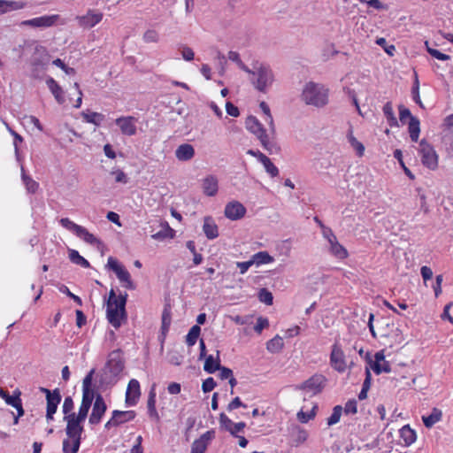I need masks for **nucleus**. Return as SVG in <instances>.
<instances>
[{"mask_svg": "<svg viewBox=\"0 0 453 453\" xmlns=\"http://www.w3.org/2000/svg\"><path fill=\"white\" fill-rule=\"evenodd\" d=\"M269 326V321L266 318L259 317L257 320V324L254 326V330L260 334L262 330Z\"/></svg>", "mask_w": 453, "mask_h": 453, "instance_id": "338daca9", "label": "nucleus"}, {"mask_svg": "<svg viewBox=\"0 0 453 453\" xmlns=\"http://www.w3.org/2000/svg\"><path fill=\"white\" fill-rule=\"evenodd\" d=\"M81 115L88 123H92L96 126H99L104 119V116L98 112H82Z\"/></svg>", "mask_w": 453, "mask_h": 453, "instance_id": "58836bf2", "label": "nucleus"}, {"mask_svg": "<svg viewBox=\"0 0 453 453\" xmlns=\"http://www.w3.org/2000/svg\"><path fill=\"white\" fill-rule=\"evenodd\" d=\"M127 294L119 295L117 303H107L106 317L109 323L115 328H119L122 320L127 319L126 303Z\"/></svg>", "mask_w": 453, "mask_h": 453, "instance_id": "39448f33", "label": "nucleus"}, {"mask_svg": "<svg viewBox=\"0 0 453 453\" xmlns=\"http://www.w3.org/2000/svg\"><path fill=\"white\" fill-rule=\"evenodd\" d=\"M342 412V408L341 405H336L333 409V413L327 418V425L333 426L340 421L341 416Z\"/></svg>", "mask_w": 453, "mask_h": 453, "instance_id": "49530a36", "label": "nucleus"}, {"mask_svg": "<svg viewBox=\"0 0 453 453\" xmlns=\"http://www.w3.org/2000/svg\"><path fill=\"white\" fill-rule=\"evenodd\" d=\"M91 407V404L90 403H85V402H82L81 401V406L79 408V411L78 413L76 414L75 412L73 413L72 415H69L67 417H64V421L66 422V425L67 426H73V427H75L79 430H82L84 431V428H83V422L85 421L87 416H88V411Z\"/></svg>", "mask_w": 453, "mask_h": 453, "instance_id": "6e6552de", "label": "nucleus"}, {"mask_svg": "<svg viewBox=\"0 0 453 453\" xmlns=\"http://www.w3.org/2000/svg\"><path fill=\"white\" fill-rule=\"evenodd\" d=\"M174 236V230L172 229L169 225L165 222V226L162 230L159 232L153 234L151 235V238L156 241H163L166 238H173Z\"/></svg>", "mask_w": 453, "mask_h": 453, "instance_id": "473e14b6", "label": "nucleus"}, {"mask_svg": "<svg viewBox=\"0 0 453 453\" xmlns=\"http://www.w3.org/2000/svg\"><path fill=\"white\" fill-rule=\"evenodd\" d=\"M308 438V433L306 430L301 428L300 426L295 427V445L298 446L303 443Z\"/></svg>", "mask_w": 453, "mask_h": 453, "instance_id": "c03bdc74", "label": "nucleus"}, {"mask_svg": "<svg viewBox=\"0 0 453 453\" xmlns=\"http://www.w3.org/2000/svg\"><path fill=\"white\" fill-rule=\"evenodd\" d=\"M251 261L253 265H261L265 264H269L273 261V257L269 255L266 251H259L254 254L251 257Z\"/></svg>", "mask_w": 453, "mask_h": 453, "instance_id": "7c9ffc66", "label": "nucleus"}, {"mask_svg": "<svg viewBox=\"0 0 453 453\" xmlns=\"http://www.w3.org/2000/svg\"><path fill=\"white\" fill-rule=\"evenodd\" d=\"M214 437V431H207L192 443L191 453H204L209 441Z\"/></svg>", "mask_w": 453, "mask_h": 453, "instance_id": "6ab92c4d", "label": "nucleus"}, {"mask_svg": "<svg viewBox=\"0 0 453 453\" xmlns=\"http://www.w3.org/2000/svg\"><path fill=\"white\" fill-rule=\"evenodd\" d=\"M219 424L222 428L230 432L233 421L225 413H221L219 415Z\"/></svg>", "mask_w": 453, "mask_h": 453, "instance_id": "e2e57ef3", "label": "nucleus"}, {"mask_svg": "<svg viewBox=\"0 0 453 453\" xmlns=\"http://www.w3.org/2000/svg\"><path fill=\"white\" fill-rule=\"evenodd\" d=\"M21 170L22 180L24 181L27 190L30 193H35L38 188V183L35 181L33 179H31L29 176L25 174L23 167H21Z\"/></svg>", "mask_w": 453, "mask_h": 453, "instance_id": "a18cd8bd", "label": "nucleus"}, {"mask_svg": "<svg viewBox=\"0 0 453 453\" xmlns=\"http://www.w3.org/2000/svg\"><path fill=\"white\" fill-rule=\"evenodd\" d=\"M79 20V25L85 28H90L98 24L102 19L103 14L100 12H94L92 11L88 12L86 15L78 16L76 18Z\"/></svg>", "mask_w": 453, "mask_h": 453, "instance_id": "f3484780", "label": "nucleus"}, {"mask_svg": "<svg viewBox=\"0 0 453 453\" xmlns=\"http://www.w3.org/2000/svg\"><path fill=\"white\" fill-rule=\"evenodd\" d=\"M372 369L376 374H380L381 372H390L391 368L388 362L384 361L381 365L380 363H373L372 365Z\"/></svg>", "mask_w": 453, "mask_h": 453, "instance_id": "4d7b16f0", "label": "nucleus"}, {"mask_svg": "<svg viewBox=\"0 0 453 453\" xmlns=\"http://www.w3.org/2000/svg\"><path fill=\"white\" fill-rule=\"evenodd\" d=\"M394 157L398 160L399 164L401 165L402 168L403 169L405 174L411 179V180H413L415 177L414 175L412 174V173L411 172V170L405 166V164L403 163V154H402V151L401 150H395L394 151Z\"/></svg>", "mask_w": 453, "mask_h": 453, "instance_id": "864d4df0", "label": "nucleus"}, {"mask_svg": "<svg viewBox=\"0 0 453 453\" xmlns=\"http://www.w3.org/2000/svg\"><path fill=\"white\" fill-rule=\"evenodd\" d=\"M203 370L208 373H214L220 368L219 350H217V356L214 358L212 355L205 357Z\"/></svg>", "mask_w": 453, "mask_h": 453, "instance_id": "a878e982", "label": "nucleus"}, {"mask_svg": "<svg viewBox=\"0 0 453 453\" xmlns=\"http://www.w3.org/2000/svg\"><path fill=\"white\" fill-rule=\"evenodd\" d=\"M95 391L92 388H82V402L92 404L94 398L96 399Z\"/></svg>", "mask_w": 453, "mask_h": 453, "instance_id": "680f3d73", "label": "nucleus"}, {"mask_svg": "<svg viewBox=\"0 0 453 453\" xmlns=\"http://www.w3.org/2000/svg\"><path fill=\"white\" fill-rule=\"evenodd\" d=\"M216 382L212 377L207 378L202 384V389L204 393L211 392L216 387Z\"/></svg>", "mask_w": 453, "mask_h": 453, "instance_id": "69168bd1", "label": "nucleus"}, {"mask_svg": "<svg viewBox=\"0 0 453 453\" xmlns=\"http://www.w3.org/2000/svg\"><path fill=\"white\" fill-rule=\"evenodd\" d=\"M60 224L63 227L73 232L75 234L79 232L81 226L77 225L76 223L70 220L68 218H63L60 219Z\"/></svg>", "mask_w": 453, "mask_h": 453, "instance_id": "8fccbe9b", "label": "nucleus"}, {"mask_svg": "<svg viewBox=\"0 0 453 453\" xmlns=\"http://www.w3.org/2000/svg\"><path fill=\"white\" fill-rule=\"evenodd\" d=\"M329 245L330 252L335 257L339 259H344L348 257L347 250L342 244L339 243L337 239L334 240V242H330Z\"/></svg>", "mask_w": 453, "mask_h": 453, "instance_id": "c756f323", "label": "nucleus"}, {"mask_svg": "<svg viewBox=\"0 0 453 453\" xmlns=\"http://www.w3.org/2000/svg\"><path fill=\"white\" fill-rule=\"evenodd\" d=\"M329 90L326 86L313 81L307 82L301 94V100L316 108L325 107L328 104Z\"/></svg>", "mask_w": 453, "mask_h": 453, "instance_id": "f03ea898", "label": "nucleus"}, {"mask_svg": "<svg viewBox=\"0 0 453 453\" xmlns=\"http://www.w3.org/2000/svg\"><path fill=\"white\" fill-rule=\"evenodd\" d=\"M46 83L57 102L59 104H63L65 103V96L62 88L57 83V81L53 78H49L46 81Z\"/></svg>", "mask_w": 453, "mask_h": 453, "instance_id": "393cba45", "label": "nucleus"}, {"mask_svg": "<svg viewBox=\"0 0 453 453\" xmlns=\"http://www.w3.org/2000/svg\"><path fill=\"white\" fill-rule=\"evenodd\" d=\"M376 43L382 47L386 53H388L389 56H393L394 52L395 51V47L394 45H388L387 41L385 38L380 37L376 40Z\"/></svg>", "mask_w": 453, "mask_h": 453, "instance_id": "bf43d9fd", "label": "nucleus"}, {"mask_svg": "<svg viewBox=\"0 0 453 453\" xmlns=\"http://www.w3.org/2000/svg\"><path fill=\"white\" fill-rule=\"evenodd\" d=\"M383 113H384L385 117L387 118V120L390 127L397 126V119L395 116L393 106L390 102H388L383 106Z\"/></svg>", "mask_w": 453, "mask_h": 453, "instance_id": "e433bc0d", "label": "nucleus"}, {"mask_svg": "<svg viewBox=\"0 0 453 453\" xmlns=\"http://www.w3.org/2000/svg\"><path fill=\"white\" fill-rule=\"evenodd\" d=\"M383 336L385 337V344H388L391 348L395 346H400L404 342V338L401 330L394 326L393 329L391 330V334H384Z\"/></svg>", "mask_w": 453, "mask_h": 453, "instance_id": "412c9836", "label": "nucleus"}, {"mask_svg": "<svg viewBox=\"0 0 453 453\" xmlns=\"http://www.w3.org/2000/svg\"><path fill=\"white\" fill-rule=\"evenodd\" d=\"M418 150L424 166L433 171L437 169L438 155L432 144L426 139H422L418 143Z\"/></svg>", "mask_w": 453, "mask_h": 453, "instance_id": "423d86ee", "label": "nucleus"}, {"mask_svg": "<svg viewBox=\"0 0 453 453\" xmlns=\"http://www.w3.org/2000/svg\"><path fill=\"white\" fill-rule=\"evenodd\" d=\"M330 363L332 367L340 372H343L346 370L345 355L337 342L332 347Z\"/></svg>", "mask_w": 453, "mask_h": 453, "instance_id": "1a4fd4ad", "label": "nucleus"}, {"mask_svg": "<svg viewBox=\"0 0 453 453\" xmlns=\"http://www.w3.org/2000/svg\"><path fill=\"white\" fill-rule=\"evenodd\" d=\"M107 266L116 273L117 277L125 270V267L112 257L108 258Z\"/></svg>", "mask_w": 453, "mask_h": 453, "instance_id": "3c124183", "label": "nucleus"}, {"mask_svg": "<svg viewBox=\"0 0 453 453\" xmlns=\"http://www.w3.org/2000/svg\"><path fill=\"white\" fill-rule=\"evenodd\" d=\"M258 299L260 302L267 305H271L273 303V296L266 288H261L258 292Z\"/></svg>", "mask_w": 453, "mask_h": 453, "instance_id": "5fc2aeb1", "label": "nucleus"}, {"mask_svg": "<svg viewBox=\"0 0 453 453\" xmlns=\"http://www.w3.org/2000/svg\"><path fill=\"white\" fill-rule=\"evenodd\" d=\"M203 230L208 239H215L219 235L218 226L211 217L204 218Z\"/></svg>", "mask_w": 453, "mask_h": 453, "instance_id": "b1692460", "label": "nucleus"}, {"mask_svg": "<svg viewBox=\"0 0 453 453\" xmlns=\"http://www.w3.org/2000/svg\"><path fill=\"white\" fill-rule=\"evenodd\" d=\"M83 431L79 430L75 427L70 426L66 425L65 434L66 438L63 441V452L64 453H77L81 441V434Z\"/></svg>", "mask_w": 453, "mask_h": 453, "instance_id": "0eeeda50", "label": "nucleus"}, {"mask_svg": "<svg viewBox=\"0 0 453 453\" xmlns=\"http://www.w3.org/2000/svg\"><path fill=\"white\" fill-rule=\"evenodd\" d=\"M76 235L89 244H100V241L90 234L84 226L81 227Z\"/></svg>", "mask_w": 453, "mask_h": 453, "instance_id": "ea45409f", "label": "nucleus"}, {"mask_svg": "<svg viewBox=\"0 0 453 453\" xmlns=\"http://www.w3.org/2000/svg\"><path fill=\"white\" fill-rule=\"evenodd\" d=\"M58 15L42 16L21 22V26L33 27H50L58 20Z\"/></svg>", "mask_w": 453, "mask_h": 453, "instance_id": "2eb2a0df", "label": "nucleus"}, {"mask_svg": "<svg viewBox=\"0 0 453 453\" xmlns=\"http://www.w3.org/2000/svg\"><path fill=\"white\" fill-rule=\"evenodd\" d=\"M135 417L134 411H113L111 418L105 424V428L118 426L123 423L133 420Z\"/></svg>", "mask_w": 453, "mask_h": 453, "instance_id": "ddd939ff", "label": "nucleus"}, {"mask_svg": "<svg viewBox=\"0 0 453 453\" xmlns=\"http://www.w3.org/2000/svg\"><path fill=\"white\" fill-rule=\"evenodd\" d=\"M118 279L125 283V287L128 289H134L135 286L131 280L130 273L125 269L119 276Z\"/></svg>", "mask_w": 453, "mask_h": 453, "instance_id": "6e6d98bb", "label": "nucleus"}, {"mask_svg": "<svg viewBox=\"0 0 453 453\" xmlns=\"http://www.w3.org/2000/svg\"><path fill=\"white\" fill-rule=\"evenodd\" d=\"M147 406H148L149 415L151 418H155L156 419H158L159 416L156 410V394L154 392V389H151L150 392Z\"/></svg>", "mask_w": 453, "mask_h": 453, "instance_id": "f704fd0d", "label": "nucleus"}, {"mask_svg": "<svg viewBox=\"0 0 453 453\" xmlns=\"http://www.w3.org/2000/svg\"><path fill=\"white\" fill-rule=\"evenodd\" d=\"M259 107L265 115V120L269 125L270 132L273 134L275 133V127L268 104L265 102H261Z\"/></svg>", "mask_w": 453, "mask_h": 453, "instance_id": "c9c22d12", "label": "nucleus"}, {"mask_svg": "<svg viewBox=\"0 0 453 453\" xmlns=\"http://www.w3.org/2000/svg\"><path fill=\"white\" fill-rule=\"evenodd\" d=\"M115 123L119 127L122 134L133 136L136 134V118L133 116L119 117L116 119Z\"/></svg>", "mask_w": 453, "mask_h": 453, "instance_id": "9d476101", "label": "nucleus"}, {"mask_svg": "<svg viewBox=\"0 0 453 453\" xmlns=\"http://www.w3.org/2000/svg\"><path fill=\"white\" fill-rule=\"evenodd\" d=\"M262 157V164L266 171L267 173H269L272 177H276L279 175V169L277 166L274 165V164L271 161V159L266 156H261Z\"/></svg>", "mask_w": 453, "mask_h": 453, "instance_id": "a19ab883", "label": "nucleus"}, {"mask_svg": "<svg viewBox=\"0 0 453 453\" xmlns=\"http://www.w3.org/2000/svg\"><path fill=\"white\" fill-rule=\"evenodd\" d=\"M74 407L73 400L71 396H66L64 400L63 405H62V411L64 413V417H67L69 415H72L73 410Z\"/></svg>", "mask_w": 453, "mask_h": 453, "instance_id": "09e8293b", "label": "nucleus"}, {"mask_svg": "<svg viewBox=\"0 0 453 453\" xmlns=\"http://www.w3.org/2000/svg\"><path fill=\"white\" fill-rule=\"evenodd\" d=\"M228 59L233 62H235L237 65L245 73H250V68L241 60L239 53H237L236 51H229Z\"/></svg>", "mask_w": 453, "mask_h": 453, "instance_id": "de8ad7c7", "label": "nucleus"}, {"mask_svg": "<svg viewBox=\"0 0 453 453\" xmlns=\"http://www.w3.org/2000/svg\"><path fill=\"white\" fill-rule=\"evenodd\" d=\"M26 6L22 1L0 0V15L6 12L20 10Z\"/></svg>", "mask_w": 453, "mask_h": 453, "instance_id": "5701e85b", "label": "nucleus"}, {"mask_svg": "<svg viewBox=\"0 0 453 453\" xmlns=\"http://www.w3.org/2000/svg\"><path fill=\"white\" fill-rule=\"evenodd\" d=\"M248 73L251 76L250 80L254 88L263 93H265L274 81L273 70L262 63H255Z\"/></svg>", "mask_w": 453, "mask_h": 453, "instance_id": "7ed1b4c3", "label": "nucleus"}, {"mask_svg": "<svg viewBox=\"0 0 453 453\" xmlns=\"http://www.w3.org/2000/svg\"><path fill=\"white\" fill-rule=\"evenodd\" d=\"M140 383L137 380L132 379L127 385L126 392V403L129 406L135 405L137 400L140 397Z\"/></svg>", "mask_w": 453, "mask_h": 453, "instance_id": "dca6fc26", "label": "nucleus"}, {"mask_svg": "<svg viewBox=\"0 0 453 453\" xmlns=\"http://www.w3.org/2000/svg\"><path fill=\"white\" fill-rule=\"evenodd\" d=\"M69 259L75 265H81L84 268L90 267L89 262L85 259L79 252L75 250H69Z\"/></svg>", "mask_w": 453, "mask_h": 453, "instance_id": "2f4dec72", "label": "nucleus"}, {"mask_svg": "<svg viewBox=\"0 0 453 453\" xmlns=\"http://www.w3.org/2000/svg\"><path fill=\"white\" fill-rule=\"evenodd\" d=\"M171 324V307L165 305L162 313V326L163 333L167 332Z\"/></svg>", "mask_w": 453, "mask_h": 453, "instance_id": "79ce46f5", "label": "nucleus"}, {"mask_svg": "<svg viewBox=\"0 0 453 453\" xmlns=\"http://www.w3.org/2000/svg\"><path fill=\"white\" fill-rule=\"evenodd\" d=\"M46 418L48 420L53 419V415L56 413L58 404L61 402V395L58 388L54 389V395L46 398Z\"/></svg>", "mask_w": 453, "mask_h": 453, "instance_id": "a211bd4d", "label": "nucleus"}, {"mask_svg": "<svg viewBox=\"0 0 453 453\" xmlns=\"http://www.w3.org/2000/svg\"><path fill=\"white\" fill-rule=\"evenodd\" d=\"M143 40L146 42H157L158 41V34L155 30H148L143 35Z\"/></svg>", "mask_w": 453, "mask_h": 453, "instance_id": "774afa93", "label": "nucleus"}, {"mask_svg": "<svg viewBox=\"0 0 453 453\" xmlns=\"http://www.w3.org/2000/svg\"><path fill=\"white\" fill-rule=\"evenodd\" d=\"M400 436L406 446L411 445L417 439L415 431L409 425H405L400 429Z\"/></svg>", "mask_w": 453, "mask_h": 453, "instance_id": "cd10ccee", "label": "nucleus"}, {"mask_svg": "<svg viewBox=\"0 0 453 453\" xmlns=\"http://www.w3.org/2000/svg\"><path fill=\"white\" fill-rule=\"evenodd\" d=\"M283 345V339L280 336L276 335L266 343V349L272 353H278L281 350Z\"/></svg>", "mask_w": 453, "mask_h": 453, "instance_id": "72a5a7b5", "label": "nucleus"}, {"mask_svg": "<svg viewBox=\"0 0 453 453\" xmlns=\"http://www.w3.org/2000/svg\"><path fill=\"white\" fill-rule=\"evenodd\" d=\"M107 410L106 403L100 394H97L93 404L92 412L89 416V423L91 425H97Z\"/></svg>", "mask_w": 453, "mask_h": 453, "instance_id": "9b49d317", "label": "nucleus"}, {"mask_svg": "<svg viewBox=\"0 0 453 453\" xmlns=\"http://www.w3.org/2000/svg\"><path fill=\"white\" fill-rule=\"evenodd\" d=\"M219 188L218 180L212 175H209L203 180V193L208 196H213L217 194Z\"/></svg>", "mask_w": 453, "mask_h": 453, "instance_id": "4be33fe9", "label": "nucleus"}, {"mask_svg": "<svg viewBox=\"0 0 453 453\" xmlns=\"http://www.w3.org/2000/svg\"><path fill=\"white\" fill-rule=\"evenodd\" d=\"M420 122L417 117H411L408 123V131L412 142H418L420 133Z\"/></svg>", "mask_w": 453, "mask_h": 453, "instance_id": "c85d7f7f", "label": "nucleus"}, {"mask_svg": "<svg viewBox=\"0 0 453 453\" xmlns=\"http://www.w3.org/2000/svg\"><path fill=\"white\" fill-rule=\"evenodd\" d=\"M442 411L438 408H433L431 414L423 416L422 420L426 427L431 428L435 423L441 419Z\"/></svg>", "mask_w": 453, "mask_h": 453, "instance_id": "bb28decb", "label": "nucleus"}, {"mask_svg": "<svg viewBox=\"0 0 453 453\" xmlns=\"http://www.w3.org/2000/svg\"><path fill=\"white\" fill-rule=\"evenodd\" d=\"M225 216L231 220H238L244 217L246 208L238 201H232L225 207Z\"/></svg>", "mask_w": 453, "mask_h": 453, "instance_id": "4468645a", "label": "nucleus"}, {"mask_svg": "<svg viewBox=\"0 0 453 453\" xmlns=\"http://www.w3.org/2000/svg\"><path fill=\"white\" fill-rule=\"evenodd\" d=\"M316 408H317V406H314L310 412H304L303 411H300L297 413L298 420L302 423H307L309 420L312 419L316 415V412H315Z\"/></svg>", "mask_w": 453, "mask_h": 453, "instance_id": "13d9d810", "label": "nucleus"}, {"mask_svg": "<svg viewBox=\"0 0 453 453\" xmlns=\"http://www.w3.org/2000/svg\"><path fill=\"white\" fill-rule=\"evenodd\" d=\"M124 369V360L119 350L110 353L108 360L100 372L99 382L102 386L114 385Z\"/></svg>", "mask_w": 453, "mask_h": 453, "instance_id": "f257e3e1", "label": "nucleus"}, {"mask_svg": "<svg viewBox=\"0 0 453 453\" xmlns=\"http://www.w3.org/2000/svg\"><path fill=\"white\" fill-rule=\"evenodd\" d=\"M411 94H412L413 100L418 104H419L420 107H423V104H422L420 97H419V83H418V80L417 74L415 75V81H414V85L412 87Z\"/></svg>", "mask_w": 453, "mask_h": 453, "instance_id": "052dcab7", "label": "nucleus"}, {"mask_svg": "<svg viewBox=\"0 0 453 453\" xmlns=\"http://www.w3.org/2000/svg\"><path fill=\"white\" fill-rule=\"evenodd\" d=\"M442 142L449 157H453V130L443 135Z\"/></svg>", "mask_w": 453, "mask_h": 453, "instance_id": "37998d69", "label": "nucleus"}, {"mask_svg": "<svg viewBox=\"0 0 453 453\" xmlns=\"http://www.w3.org/2000/svg\"><path fill=\"white\" fill-rule=\"evenodd\" d=\"M427 42H426V48H427V51L429 52V54L439 59V60H448L449 59V55H446L444 53H441V51L435 50V49H432V48H429L428 45H427Z\"/></svg>", "mask_w": 453, "mask_h": 453, "instance_id": "0e129e2a", "label": "nucleus"}, {"mask_svg": "<svg viewBox=\"0 0 453 453\" xmlns=\"http://www.w3.org/2000/svg\"><path fill=\"white\" fill-rule=\"evenodd\" d=\"M195 156V149L189 143H183L175 150V157L179 161L191 160Z\"/></svg>", "mask_w": 453, "mask_h": 453, "instance_id": "aec40b11", "label": "nucleus"}, {"mask_svg": "<svg viewBox=\"0 0 453 453\" xmlns=\"http://www.w3.org/2000/svg\"><path fill=\"white\" fill-rule=\"evenodd\" d=\"M325 381L326 379L323 375L315 374L307 380H305L303 383L298 385L296 388L307 390L308 392L317 394L322 390Z\"/></svg>", "mask_w": 453, "mask_h": 453, "instance_id": "f8f14e48", "label": "nucleus"}, {"mask_svg": "<svg viewBox=\"0 0 453 453\" xmlns=\"http://www.w3.org/2000/svg\"><path fill=\"white\" fill-rule=\"evenodd\" d=\"M201 333V327L198 325L193 326L186 336V342L188 346L196 344Z\"/></svg>", "mask_w": 453, "mask_h": 453, "instance_id": "4c0bfd02", "label": "nucleus"}, {"mask_svg": "<svg viewBox=\"0 0 453 453\" xmlns=\"http://www.w3.org/2000/svg\"><path fill=\"white\" fill-rule=\"evenodd\" d=\"M107 266L116 273L117 277L125 270V267L112 257L108 258Z\"/></svg>", "mask_w": 453, "mask_h": 453, "instance_id": "603ef678", "label": "nucleus"}, {"mask_svg": "<svg viewBox=\"0 0 453 453\" xmlns=\"http://www.w3.org/2000/svg\"><path fill=\"white\" fill-rule=\"evenodd\" d=\"M246 127L250 132L257 137L261 145L269 153H273V151L278 152L280 150V147L277 146L274 142L269 139V135L266 134V130L256 117L250 116L247 118Z\"/></svg>", "mask_w": 453, "mask_h": 453, "instance_id": "20e7f679", "label": "nucleus"}]
</instances>
